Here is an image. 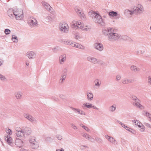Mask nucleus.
<instances>
[{
  "instance_id": "obj_1",
  "label": "nucleus",
  "mask_w": 151,
  "mask_h": 151,
  "mask_svg": "<svg viewBox=\"0 0 151 151\" xmlns=\"http://www.w3.org/2000/svg\"><path fill=\"white\" fill-rule=\"evenodd\" d=\"M89 15L91 17L94 22L102 25H104V22L101 17L97 11H90L88 13Z\"/></svg>"
},
{
  "instance_id": "obj_2",
  "label": "nucleus",
  "mask_w": 151,
  "mask_h": 151,
  "mask_svg": "<svg viewBox=\"0 0 151 151\" xmlns=\"http://www.w3.org/2000/svg\"><path fill=\"white\" fill-rule=\"evenodd\" d=\"M72 25L73 28L75 29L79 28L83 30L88 31L91 29L90 26H84L81 22L77 20H75L72 22Z\"/></svg>"
},
{
  "instance_id": "obj_3",
  "label": "nucleus",
  "mask_w": 151,
  "mask_h": 151,
  "mask_svg": "<svg viewBox=\"0 0 151 151\" xmlns=\"http://www.w3.org/2000/svg\"><path fill=\"white\" fill-rule=\"evenodd\" d=\"M115 30L113 28L112 32H111L108 37V40L110 41H115L121 38V36L119 34L115 32Z\"/></svg>"
},
{
  "instance_id": "obj_4",
  "label": "nucleus",
  "mask_w": 151,
  "mask_h": 151,
  "mask_svg": "<svg viewBox=\"0 0 151 151\" xmlns=\"http://www.w3.org/2000/svg\"><path fill=\"white\" fill-rule=\"evenodd\" d=\"M141 6L138 4L136 7V8L134 10V11H132L128 9L125 10L124 13L126 16L128 17H131L132 14L134 12L136 13L137 14H139L141 11Z\"/></svg>"
},
{
  "instance_id": "obj_5",
  "label": "nucleus",
  "mask_w": 151,
  "mask_h": 151,
  "mask_svg": "<svg viewBox=\"0 0 151 151\" xmlns=\"http://www.w3.org/2000/svg\"><path fill=\"white\" fill-rule=\"evenodd\" d=\"M14 14L16 19L20 20L24 17L23 12L21 9L15 8L14 9Z\"/></svg>"
},
{
  "instance_id": "obj_6",
  "label": "nucleus",
  "mask_w": 151,
  "mask_h": 151,
  "mask_svg": "<svg viewBox=\"0 0 151 151\" xmlns=\"http://www.w3.org/2000/svg\"><path fill=\"white\" fill-rule=\"evenodd\" d=\"M6 132L9 134L5 137V140L8 144L12 145L11 144H12V139L11 137H10V135L12 134V131L10 129H6Z\"/></svg>"
},
{
  "instance_id": "obj_7",
  "label": "nucleus",
  "mask_w": 151,
  "mask_h": 151,
  "mask_svg": "<svg viewBox=\"0 0 151 151\" xmlns=\"http://www.w3.org/2000/svg\"><path fill=\"white\" fill-rule=\"evenodd\" d=\"M23 116L32 123L36 124L37 122V121L36 119L29 114L24 113L23 114Z\"/></svg>"
},
{
  "instance_id": "obj_8",
  "label": "nucleus",
  "mask_w": 151,
  "mask_h": 151,
  "mask_svg": "<svg viewBox=\"0 0 151 151\" xmlns=\"http://www.w3.org/2000/svg\"><path fill=\"white\" fill-rule=\"evenodd\" d=\"M27 23L31 27L37 26L38 24L37 20L33 17L29 18Z\"/></svg>"
},
{
  "instance_id": "obj_9",
  "label": "nucleus",
  "mask_w": 151,
  "mask_h": 151,
  "mask_svg": "<svg viewBox=\"0 0 151 151\" xmlns=\"http://www.w3.org/2000/svg\"><path fill=\"white\" fill-rule=\"evenodd\" d=\"M69 27L67 24L65 22L61 23L60 24V30L65 33H67L69 30Z\"/></svg>"
},
{
  "instance_id": "obj_10",
  "label": "nucleus",
  "mask_w": 151,
  "mask_h": 151,
  "mask_svg": "<svg viewBox=\"0 0 151 151\" xmlns=\"http://www.w3.org/2000/svg\"><path fill=\"white\" fill-rule=\"evenodd\" d=\"M67 69L66 68H64L63 71V73L61 75L59 80V82L60 83L62 84L65 80L67 75Z\"/></svg>"
},
{
  "instance_id": "obj_11",
  "label": "nucleus",
  "mask_w": 151,
  "mask_h": 151,
  "mask_svg": "<svg viewBox=\"0 0 151 151\" xmlns=\"http://www.w3.org/2000/svg\"><path fill=\"white\" fill-rule=\"evenodd\" d=\"M22 130L24 135V137H25L26 136H29L31 134V129L29 127H26L23 128Z\"/></svg>"
},
{
  "instance_id": "obj_12",
  "label": "nucleus",
  "mask_w": 151,
  "mask_h": 151,
  "mask_svg": "<svg viewBox=\"0 0 151 151\" xmlns=\"http://www.w3.org/2000/svg\"><path fill=\"white\" fill-rule=\"evenodd\" d=\"M15 133L17 136L19 137H24L22 130L19 127H17L15 129Z\"/></svg>"
},
{
  "instance_id": "obj_13",
  "label": "nucleus",
  "mask_w": 151,
  "mask_h": 151,
  "mask_svg": "<svg viewBox=\"0 0 151 151\" xmlns=\"http://www.w3.org/2000/svg\"><path fill=\"white\" fill-rule=\"evenodd\" d=\"M94 48L100 51H102L104 50V46L102 43H95L94 44Z\"/></svg>"
},
{
  "instance_id": "obj_14",
  "label": "nucleus",
  "mask_w": 151,
  "mask_h": 151,
  "mask_svg": "<svg viewBox=\"0 0 151 151\" xmlns=\"http://www.w3.org/2000/svg\"><path fill=\"white\" fill-rule=\"evenodd\" d=\"M26 55L29 59H32L35 58L36 55L33 51H29L26 53Z\"/></svg>"
},
{
  "instance_id": "obj_15",
  "label": "nucleus",
  "mask_w": 151,
  "mask_h": 151,
  "mask_svg": "<svg viewBox=\"0 0 151 151\" xmlns=\"http://www.w3.org/2000/svg\"><path fill=\"white\" fill-rule=\"evenodd\" d=\"M82 107V108L83 109L85 108L86 107L89 109L92 108L97 110H98L99 109L98 108L96 107L93 106L92 104L87 103H84L83 104Z\"/></svg>"
},
{
  "instance_id": "obj_16",
  "label": "nucleus",
  "mask_w": 151,
  "mask_h": 151,
  "mask_svg": "<svg viewBox=\"0 0 151 151\" xmlns=\"http://www.w3.org/2000/svg\"><path fill=\"white\" fill-rule=\"evenodd\" d=\"M42 4L44 7L48 11L50 12H52V8L48 3L45 1H42Z\"/></svg>"
},
{
  "instance_id": "obj_17",
  "label": "nucleus",
  "mask_w": 151,
  "mask_h": 151,
  "mask_svg": "<svg viewBox=\"0 0 151 151\" xmlns=\"http://www.w3.org/2000/svg\"><path fill=\"white\" fill-rule=\"evenodd\" d=\"M66 55L65 54L61 55L59 58V63L60 64H63L66 60Z\"/></svg>"
},
{
  "instance_id": "obj_18",
  "label": "nucleus",
  "mask_w": 151,
  "mask_h": 151,
  "mask_svg": "<svg viewBox=\"0 0 151 151\" xmlns=\"http://www.w3.org/2000/svg\"><path fill=\"white\" fill-rule=\"evenodd\" d=\"M113 28L109 27L105 28L103 29L102 30L103 34L105 35H107L108 36L109 34L111 32H112V29Z\"/></svg>"
},
{
  "instance_id": "obj_19",
  "label": "nucleus",
  "mask_w": 151,
  "mask_h": 151,
  "mask_svg": "<svg viewBox=\"0 0 151 151\" xmlns=\"http://www.w3.org/2000/svg\"><path fill=\"white\" fill-rule=\"evenodd\" d=\"M75 11L80 16L81 19H85V15L82 10L78 8H77L76 9Z\"/></svg>"
},
{
  "instance_id": "obj_20",
  "label": "nucleus",
  "mask_w": 151,
  "mask_h": 151,
  "mask_svg": "<svg viewBox=\"0 0 151 151\" xmlns=\"http://www.w3.org/2000/svg\"><path fill=\"white\" fill-rule=\"evenodd\" d=\"M15 144L17 147H20L23 145V141L19 138H16L15 141Z\"/></svg>"
},
{
  "instance_id": "obj_21",
  "label": "nucleus",
  "mask_w": 151,
  "mask_h": 151,
  "mask_svg": "<svg viewBox=\"0 0 151 151\" xmlns=\"http://www.w3.org/2000/svg\"><path fill=\"white\" fill-rule=\"evenodd\" d=\"M105 138L107 139L109 142L113 144H115L116 141L114 137L110 136L106 134L105 136Z\"/></svg>"
},
{
  "instance_id": "obj_22",
  "label": "nucleus",
  "mask_w": 151,
  "mask_h": 151,
  "mask_svg": "<svg viewBox=\"0 0 151 151\" xmlns=\"http://www.w3.org/2000/svg\"><path fill=\"white\" fill-rule=\"evenodd\" d=\"M141 101L139 99L137 100L136 101H134L132 102V105L137 108L141 109L142 105L141 104Z\"/></svg>"
},
{
  "instance_id": "obj_23",
  "label": "nucleus",
  "mask_w": 151,
  "mask_h": 151,
  "mask_svg": "<svg viewBox=\"0 0 151 151\" xmlns=\"http://www.w3.org/2000/svg\"><path fill=\"white\" fill-rule=\"evenodd\" d=\"M97 59L96 58L91 56H88L87 58L88 61L95 64H96Z\"/></svg>"
},
{
  "instance_id": "obj_24",
  "label": "nucleus",
  "mask_w": 151,
  "mask_h": 151,
  "mask_svg": "<svg viewBox=\"0 0 151 151\" xmlns=\"http://www.w3.org/2000/svg\"><path fill=\"white\" fill-rule=\"evenodd\" d=\"M23 95V93L21 91H18L14 93V96L17 99H22Z\"/></svg>"
},
{
  "instance_id": "obj_25",
  "label": "nucleus",
  "mask_w": 151,
  "mask_h": 151,
  "mask_svg": "<svg viewBox=\"0 0 151 151\" xmlns=\"http://www.w3.org/2000/svg\"><path fill=\"white\" fill-rule=\"evenodd\" d=\"M14 9H9L7 11L8 15L11 18L13 19L14 18Z\"/></svg>"
},
{
  "instance_id": "obj_26",
  "label": "nucleus",
  "mask_w": 151,
  "mask_h": 151,
  "mask_svg": "<svg viewBox=\"0 0 151 151\" xmlns=\"http://www.w3.org/2000/svg\"><path fill=\"white\" fill-rule=\"evenodd\" d=\"M87 99L88 101H91L93 99V93L91 92H88L86 93Z\"/></svg>"
},
{
  "instance_id": "obj_27",
  "label": "nucleus",
  "mask_w": 151,
  "mask_h": 151,
  "mask_svg": "<svg viewBox=\"0 0 151 151\" xmlns=\"http://www.w3.org/2000/svg\"><path fill=\"white\" fill-rule=\"evenodd\" d=\"M133 80H129L127 78H123L122 81V83L124 84H127L133 82Z\"/></svg>"
},
{
  "instance_id": "obj_28",
  "label": "nucleus",
  "mask_w": 151,
  "mask_h": 151,
  "mask_svg": "<svg viewBox=\"0 0 151 151\" xmlns=\"http://www.w3.org/2000/svg\"><path fill=\"white\" fill-rule=\"evenodd\" d=\"M130 70L134 72H137L139 71L140 69L139 68L137 67L136 66L134 65H132L130 67Z\"/></svg>"
},
{
  "instance_id": "obj_29",
  "label": "nucleus",
  "mask_w": 151,
  "mask_h": 151,
  "mask_svg": "<svg viewBox=\"0 0 151 151\" xmlns=\"http://www.w3.org/2000/svg\"><path fill=\"white\" fill-rule=\"evenodd\" d=\"M30 146L31 148L33 149L37 148L39 147V145L36 141H34V142L30 144Z\"/></svg>"
},
{
  "instance_id": "obj_30",
  "label": "nucleus",
  "mask_w": 151,
  "mask_h": 151,
  "mask_svg": "<svg viewBox=\"0 0 151 151\" xmlns=\"http://www.w3.org/2000/svg\"><path fill=\"white\" fill-rule=\"evenodd\" d=\"M95 83V86L99 88L100 87L101 84V81L99 79H96L94 81Z\"/></svg>"
},
{
  "instance_id": "obj_31",
  "label": "nucleus",
  "mask_w": 151,
  "mask_h": 151,
  "mask_svg": "<svg viewBox=\"0 0 151 151\" xmlns=\"http://www.w3.org/2000/svg\"><path fill=\"white\" fill-rule=\"evenodd\" d=\"M133 124L136 125L138 126L139 127H141V126L140 125L141 122L137 120H134L132 121Z\"/></svg>"
},
{
  "instance_id": "obj_32",
  "label": "nucleus",
  "mask_w": 151,
  "mask_h": 151,
  "mask_svg": "<svg viewBox=\"0 0 151 151\" xmlns=\"http://www.w3.org/2000/svg\"><path fill=\"white\" fill-rule=\"evenodd\" d=\"M116 107V104H113L109 107V111L111 112H113L115 111Z\"/></svg>"
},
{
  "instance_id": "obj_33",
  "label": "nucleus",
  "mask_w": 151,
  "mask_h": 151,
  "mask_svg": "<svg viewBox=\"0 0 151 151\" xmlns=\"http://www.w3.org/2000/svg\"><path fill=\"white\" fill-rule=\"evenodd\" d=\"M53 17L47 16L45 17V19L46 22H50L52 21L53 20Z\"/></svg>"
},
{
  "instance_id": "obj_34",
  "label": "nucleus",
  "mask_w": 151,
  "mask_h": 151,
  "mask_svg": "<svg viewBox=\"0 0 151 151\" xmlns=\"http://www.w3.org/2000/svg\"><path fill=\"white\" fill-rule=\"evenodd\" d=\"M74 47H77V48L80 49H81L84 50L85 49V47L83 46L80 44H75V45H74Z\"/></svg>"
},
{
  "instance_id": "obj_35",
  "label": "nucleus",
  "mask_w": 151,
  "mask_h": 151,
  "mask_svg": "<svg viewBox=\"0 0 151 151\" xmlns=\"http://www.w3.org/2000/svg\"><path fill=\"white\" fill-rule=\"evenodd\" d=\"M29 140L30 144L34 142V141L35 142L36 141L35 140V138L33 136L30 137Z\"/></svg>"
},
{
  "instance_id": "obj_36",
  "label": "nucleus",
  "mask_w": 151,
  "mask_h": 151,
  "mask_svg": "<svg viewBox=\"0 0 151 151\" xmlns=\"http://www.w3.org/2000/svg\"><path fill=\"white\" fill-rule=\"evenodd\" d=\"M142 114L144 115L148 118L151 116V114L146 111H143L142 112Z\"/></svg>"
},
{
  "instance_id": "obj_37",
  "label": "nucleus",
  "mask_w": 151,
  "mask_h": 151,
  "mask_svg": "<svg viewBox=\"0 0 151 151\" xmlns=\"http://www.w3.org/2000/svg\"><path fill=\"white\" fill-rule=\"evenodd\" d=\"M12 40L14 42H18L17 37L15 35H12Z\"/></svg>"
},
{
  "instance_id": "obj_38",
  "label": "nucleus",
  "mask_w": 151,
  "mask_h": 151,
  "mask_svg": "<svg viewBox=\"0 0 151 151\" xmlns=\"http://www.w3.org/2000/svg\"><path fill=\"white\" fill-rule=\"evenodd\" d=\"M109 15L112 17H114L117 16L118 14L116 12L112 11L109 12Z\"/></svg>"
},
{
  "instance_id": "obj_39",
  "label": "nucleus",
  "mask_w": 151,
  "mask_h": 151,
  "mask_svg": "<svg viewBox=\"0 0 151 151\" xmlns=\"http://www.w3.org/2000/svg\"><path fill=\"white\" fill-rule=\"evenodd\" d=\"M96 64H98L100 65H102L104 64V62L102 60H100L97 59V63Z\"/></svg>"
},
{
  "instance_id": "obj_40",
  "label": "nucleus",
  "mask_w": 151,
  "mask_h": 151,
  "mask_svg": "<svg viewBox=\"0 0 151 151\" xmlns=\"http://www.w3.org/2000/svg\"><path fill=\"white\" fill-rule=\"evenodd\" d=\"M125 129H127V130H128L129 132H131L132 133H134V131H133V130H132V129L130 128L129 127H128L127 126H125V127H124Z\"/></svg>"
},
{
  "instance_id": "obj_41",
  "label": "nucleus",
  "mask_w": 151,
  "mask_h": 151,
  "mask_svg": "<svg viewBox=\"0 0 151 151\" xmlns=\"http://www.w3.org/2000/svg\"><path fill=\"white\" fill-rule=\"evenodd\" d=\"M95 140L98 143H102V140L99 137H96L95 138Z\"/></svg>"
},
{
  "instance_id": "obj_42",
  "label": "nucleus",
  "mask_w": 151,
  "mask_h": 151,
  "mask_svg": "<svg viewBox=\"0 0 151 151\" xmlns=\"http://www.w3.org/2000/svg\"><path fill=\"white\" fill-rule=\"evenodd\" d=\"M75 38V39L79 40L81 38V37L79 35V34L78 33H76L74 34Z\"/></svg>"
},
{
  "instance_id": "obj_43",
  "label": "nucleus",
  "mask_w": 151,
  "mask_h": 151,
  "mask_svg": "<svg viewBox=\"0 0 151 151\" xmlns=\"http://www.w3.org/2000/svg\"><path fill=\"white\" fill-rule=\"evenodd\" d=\"M0 79L2 81H4L6 80V78L5 76L0 74Z\"/></svg>"
},
{
  "instance_id": "obj_44",
  "label": "nucleus",
  "mask_w": 151,
  "mask_h": 151,
  "mask_svg": "<svg viewBox=\"0 0 151 151\" xmlns=\"http://www.w3.org/2000/svg\"><path fill=\"white\" fill-rule=\"evenodd\" d=\"M78 113L79 114H81V115H83L85 116V115H86V113L85 112H84V111H83L82 110H80V109H79V110H78Z\"/></svg>"
},
{
  "instance_id": "obj_45",
  "label": "nucleus",
  "mask_w": 151,
  "mask_h": 151,
  "mask_svg": "<svg viewBox=\"0 0 151 151\" xmlns=\"http://www.w3.org/2000/svg\"><path fill=\"white\" fill-rule=\"evenodd\" d=\"M4 32L6 35H7L10 33L11 31L8 29H5Z\"/></svg>"
},
{
  "instance_id": "obj_46",
  "label": "nucleus",
  "mask_w": 151,
  "mask_h": 151,
  "mask_svg": "<svg viewBox=\"0 0 151 151\" xmlns=\"http://www.w3.org/2000/svg\"><path fill=\"white\" fill-rule=\"evenodd\" d=\"M121 78V76L119 75H117L116 76V81L120 80Z\"/></svg>"
},
{
  "instance_id": "obj_47",
  "label": "nucleus",
  "mask_w": 151,
  "mask_h": 151,
  "mask_svg": "<svg viewBox=\"0 0 151 151\" xmlns=\"http://www.w3.org/2000/svg\"><path fill=\"white\" fill-rule=\"evenodd\" d=\"M131 98L134 101H137V100H139V99L135 96H132Z\"/></svg>"
},
{
  "instance_id": "obj_48",
  "label": "nucleus",
  "mask_w": 151,
  "mask_h": 151,
  "mask_svg": "<svg viewBox=\"0 0 151 151\" xmlns=\"http://www.w3.org/2000/svg\"><path fill=\"white\" fill-rule=\"evenodd\" d=\"M86 139L89 140L91 142H93V141H92V140H93L94 139L89 135L88 136V137H87Z\"/></svg>"
},
{
  "instance_id": "obj_49",
  "label": "nucleus",
  "mask_w": 151,
  "mask_h": 151,
  "mask_svg": "<svg viewBox=\"0 0 151 151\" xmlns=\"http://www.w3.org/2000/svg\"><path fill=\"white\" fill-rule=\"evenodd\" d=\"M86 139L89 140L91 142H93V141H92V140H93L94 139L89 135L88 136V137H87Z\"/></svg>"
},
{
  "instance_id": "obj_50",
  "label": "nucleus",
  "mask_w": 151,
  "mask_h": 151,
  "mask_svg": "<svg viewBox=\"0 0 151 151\" xmlns=\"http://www.w3.org/2000/svg\"><path fill=\"white\" fill-rule=\"evenodd\" d=\"M71 127L74 129H78L77 127L73 123L70 124Z\"/></svg>"
},
{
  "instance_id": "obj_51",
  "label": "nucleus",
  "mask_w": 151,
  "mask_h": 151,
  "mask_svg": "<svg viewBox=\"0 0 151 151\" xmlns=\"http://www.w3.org/2000/svg\"><path fill=\"white\" fill-rule=\"evenodd\" d=\"M71 40H66L65 42V44L67 45H70V43H71Z\"/></svg>"
},
{
  "instance_id": "obj_52",
  "label": "nucleus",
  "mask_w": 151,
  "mask_h": 151,
  "mask_svg": "<svg viewBox=\"0 0 151 151\" xmlns=\"http://www.w3.org/2000/svg\"><path fill=\"white\" fill-rule=\"evenodd\" d=\"M81 134L82 136L83 137H85L86 139L87 137H88V134L86 133H82Z\"/></svg>"
},
{
  "instance_id": "obj_53",
  "label": "nucleus",
  "mask_w": 151,
  "mask_h": 151,
  "mask_svg": "<svg viewBox=\"0 0 151 151\" xmlns=\"http://www.w3.org/2000/svg\"><path fill=\"white\" fill-rule=\"evenodd\" d=\"M56 137L59 140H61L62 138V137L60 135H56Z\"/></svg>"
},
{
  "instance_id": "obj_54",
  "label": "nucleus",
  "mask_w": 151,
  "mask_h": 151,
  "mask_svg": "<svg viewBox=\"0 0 151 151\" xmlns=\"http://www.w3.org/2000/svg\"><path fill=\"white\" fill-rule=\"evenodd\" d=\"M45 140L47 141L51 142L52 140V139L50 137H47L46 138Z\"/></svg>"
},
{
  "instance_id": "obj_55",
  "label": "nucleus",
  "mask_w": 151,
  "mask_h": 151,
  "mask_svg": "<svg viewBox=\"0 0 151 151\" xmlns=\"http://www.w3.org/2000/svg\"><path fill=\"white\" fill-rule=\"evenodd\" d=\"M117 122L119 124H120L122 127H125V124H124L122 123L120 121H117Z\"/></svg>"
},
{
  "instance_id": "obj_56",
  "label": "nucleus",
  "mask_w": 151,
  "mask_h": 151,
  "mask_svg": "<svg viewBox=\"0 0 151 151\" xmlns=\"http://www.w3.org/2000/svg\"><path fill=\"white\" fill-rule=\"evenodd\" d=\"M144 124L146 127L151 128V125L147 123H144Z\"/></svg>"
},
{
  "instance_id": "obj_57",
  "label": "nucleus",
  "mask_w": 151,
  "mask_h": 151,
  "mask_svg": "<svg viewBox=\"0 0 151 151\" xmlns=\"http://www.w3.org/2000/svg\"><path fill=\"white\" fill-rule=\"evenodd\" d=\"M148 82L149 84L151 85V76H149L148 78Z\"/></svg>"
},
{
  "instance_id": "obj_58",
  "label": "nucleus",
  "mask_w": 151,
  "mask_h": 151,
  "mask_svg": "<svg viewBox=\"0 0 151 151\" xmlns=\"http://www.w3.org/2000/svg\"><path fill=\"white\" fill-rule=\"evenodd\" d=\"M71 109L73 110L75 112H76V111L77 112H78V110H79V109H77L76 108H74L73 107H71Z\"/></svg>"
},
{
  "instance_id": "obj_59",
  "label": "nucleus",
  "mask_w": 151,
  "mask_h": 151,
  "mask_svg": "<svg viewBox=\"0 0 151 151\" xmlns=\"http://www.w3.org/2000/svg\"><path fill=\"white\" fill-rule=\"evenodd\" d=\"M86 131H87L88 132H90L91 131L88 128V127L86 126H85V127L84 128Z\"/></svg>"
},
{
  "instance_id": "obj_60",
  "label": "nucleus",
  "mask_w": 151,
  "mask_h": 151,
  "mask_svg": "<svg viewBox=\"0 0 151 151\" xmlns=\"http://www.w3.org/2000/svg\"><path fill=\"white\" fill-rule=\"evenodd\" d=\"M59 97L61 99H64L65 98V96L62 94H60L59 95Z\"/></svg>"
},
{
  "instance_id": "obj_61",
  "label": "nucleus",
  "mask_w": 151,
  "mask_h": 151,
  "mask_svg": "<svg viewBox=\"0 0 151 151\" xmlns=\"http://www.w3.org/2000/svg\"><path fill=\"white\" fill-rule=\"evenodd\" d=\"M70 44V45L72 46L73 47H74V45H75V43L73 42L72 41H71V42Z\"/></svg>"
},
{
  "instance_id": "obj_62",
  "label": "nucleus",
  "mask_w": 151,
  "mask_h": 151,
  "mask_svg": "<svg viewBox=\"0 0 151 151\" xmlns=\"http://www.w3.org/2000/svg\"><path fill=\"white\" fill-rule=\"evenodd\" d=\"M145 130V126L142 124V132H144Z\"/></svg>"
},
{
  "instance_id": "obj_63",
  "label": "nucleus",
  "mask_w": 151,
  "mask_h": 151,
  "mask_svg": "<svg viewBox=\"0 0 151 151\" xmlns=\"http://www.w3.org/2000/svg\"><path fill=\"white\" fill-rule=\"evenodd\" d=\"M3 63V61L0 59V66H1L2 64Z\"/></svg>"
},
{
  "instance_id": "obj_64",
  "label": "nucleus",
  "mask_w": 151,
  "mask_h": 151,
  "mask_svg": "<svg viewBox=\"0 0 151 151\" xmlns=\"http://www.w3.org/2000/svg\"><path fill=\"white\" fill-rule=\"evenodd\" d=\"M56 151H64V150L63 149L61 148V149H57L56 150Z\"/></svg>"
}]
</instances>
